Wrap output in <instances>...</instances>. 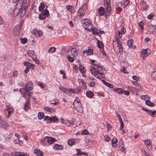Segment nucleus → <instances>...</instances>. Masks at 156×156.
<instances>
[{
  "mask_svg": "<svg viewBox=\"0 0 156 156\" xmlns=\"http://www.w3.org/2000/svg\"><path fill=\"white\" fill-rule=\"evenodd\" d=\"M30 92L28 90H26L23 94V97L25 98V99L26 98L27 99L24 106V109L26 111H27L29 108V105L30 103V101L29 99L30 97Z\"/></svg>",
  "mask_w": 156,
  "mask_h": 156,
  "instance_id": "f257e3e1",
  "label": "nucleus"
},
{
  "mask_svg": "<svg viewBox=\"0 0 156 156\" xmlns=\"http://www.w3.org/2000/svg\"><path fill=\"white\" fill-rule=\"evenodd\" d=\"M73 105L74 108L77 111L80 113L83 112V108L80 101L77 100H75L73 103Z\"/></svg>",
  "mask_w": 156,
  "mask_h": 156,
  "instance_id": "f03ea898",
  "label": "nucleus"
},
{
  "mask_svg": "<svg viewBox=\"0 0 156 156\" xmlns=\"http://www.w3.org/2000/svg\"><path fill=\"white\" fill-rule=\"evenodd\" d=\"M110 0H105L104 1V5L107 11L105 14V17L107 18L109 16L112 9L111 5H110Z\"/></svg>",
  "mask_w": 156,
  "mask_h": 156,
  "instance_id": "7ed1b4c3",
  "label": "nucleus"
},
{
  "mask_svg": "<svg viewBox=\"0 0 156 156\" xmlns=\"http://www.w3.org/2000/svg\"><path fill=\"white\" fill-rule=\"evenodd\" d=\"M90 71L91 73L96 78H99L100 76L99 75V74L101 72H103V70L100 67L98 68L94 67L90 70Z\"/></svg>",
  "mask_w": 156,
  "mask_h": 156,
  "instance_id": "20e7f679",
  "label": "nucleus"
},
{
  "mask_svg": "<svg viewBox=\"0 0 156 156\" xmlns=\"http://www.w3.org/2000/svg\"><path fill=\"white\" fill-rule=\"evenodd\" d=\"M48 7L42 3H41V5L39 7V9L40 11H41L42 14L43 15H48L49 14V11L47 9Z\"/></svg>",
  "mask_w": 156,
  "mask_h": 156,
  "instance_id": "39448f33",
  "label": "nucleus"
},
{
  "mask_svg": "<svg viewBox=\"0 0 156 156\" xmlns=\"http://www.w3.org/2000/svg\"><path fill=\"white\" fill-rule=\"evenodd\" d=\"M113 47L114 48V51L117 53H121L122 52V48L121 45L120 43H118L116 44V42H114L113 43Z\"/></svg>",
  "mask_w": 156,
  "mask_h": 156,
  "instance_id": "423d86ee",
  "label": "nucleus"
},
{
  "mask_svg": "<svg viewBox=\"0 0 156 156\" xmlns=\"http://www.w3.org/2000/svg\"><path fill=\"white\" fill-rule=\"evenodd\" d=\"M81 23L83 24V26L86 30H89L92 28V25L90 23L87 22L85 20L83 19L81 20Z\"/></svg>",
  "mask_w": 156,
  "mask_h": 156,
  "instance_id": "0eeeda50",
  "label": "nucleus"
},
{
  "mask_svg": "<svg viewBox=\"0 0 156 156\" xmlns=\"http://www.w3.org/2000/svg\"><path fill=\"white\" fill-rule=\"evenodd\" d=\"M13 112V109L12 108L9 107L4 110V112L6 118H8L11 114Z\"/></svg>",
  "mask_w": 156,
  "mask_h": 156,
  "instance_id": "6e6552de",
  "label": "nucleus"
},
{
  "mask_svg": "<svg viewBox=\"0 0 156 156\" xmlns=\"http://www.w3.org/2000/svg\"><path fill=\"white\" fill-rule=\"evenodd\" d=\"M11 154L12 156H29L28 154L23 152H13Z\"/></svg>",
  "mask_w": 156,
  "mask_h": 156,
  "instance_id": "1a4fd4ad",
  "label": "nucleus"
},
{
  "mask_svg": "<svg viewBox=\"0 0 156 156\" xmlns=\"http://www.w3.org/2000/svg\"><path fill=\"white\" fill-rule=\"evenodd\" d=\"M54 138L48 136H45L44 138V141H47L48 144H51L55 142Z\"/></svg>",
  "mask_w": 156,
  "mask_h": 156,
  "instance_id": "9d476101",
  "label": "nucleus"
},
{
  "mask_svg": "<svg viewBox=\"0 0 156 156\" xmlns=\"http://www.w3.org/2000/svg\"><path fill=\"white\" fill-rule=\"evenodd\" d=\"M85 14L84 11L82 8H80L77 12V16L79 19H81V17L83 16Z\"/></svg>",
  "mask_w": 156,
  "mask_h": 156,
  "instance_id": "9b49d317",
  "label": "nucleus"
},
{
  "mask_svg": "<svg viewBox=\"0 0 156 156\" xmlns=\"http://www.w3.org/2000/svg\"><path fill=\"white\" fill-rule=\"evenodd\" d=\"M21 27L20 25H16L14 28L13 33L15 35H18L19 34Z\"/></svg>",
  "mask_w": 156,
  "mask_h": 156,
  "instance_id": "f8f14e48",
  "label": "nucleus"
},
{
  "mask_svg": "<svg viewBox=\"0 0 156 156\" xmlns=\"http://www.w3.org/2000/svg\"><path fill=\"white\" fill-rule=\"evenodd\" d=\"M25 90H31L33 88V85L32 82L30 81L28 82L24 87Z\"/></svg>",
  "mask_w": 156,
  "mask_h": 156,
  "instance_id": "ddd939ff",
  "label": "nucleus"
},
{
  "mask_svg": "<svg viewBox=\"0 0 156 156\" xmlns=\"http://www.w3.org/2000/svg\"><path fill=\"white\" fill-rule=\"evenodd\" d=\"M126 32V29L124 27H122L121 28V30L119 31L118 33V35H116V38H121L122 37V34H123L125 33Z\"/></svg>",
  "mask_w": 156,
  "mask_h": 156,
  "instance_id": "4468645a",
  "label": "nucleus"
},
{
  "mask_svg": "<svg viewBox=\"0 0 156 156\" xmlns=\"http://www.w3.org/2000/svg\"><path fill=\"white\" fill-rule=\"evenodd\" d=\"M144 142L145 144L147 147V148L149 150L151 149L152 147V145L150 140L147 139V140H144Z\"/></svg>",
  "mask_w": 156,
  "mask_h": 156,
  "instance_id": "2eb2a0df",
  "label": "nucleus"
},
{
  "mask_svg": "<svg viewBox=\"0 0 156 156\" xmlns=\"http://www.w3.org/2000/svg\"><path fill=\"white\" fill-rule=\"evenodd\" d=\"M150 49L148 48L143 49L141 52V53L143 57H146L148 56L149 53L148 52V51H150Z\"/></svg>",
  "mask_w": 156,
  "mask_h": 156,
  "instance_id": "dca6fc26",
  "label": "nucleus"
},
{
  "mask_svg": "<svg viewBox=\"0 0 156 156\" xmlns=\"http://www.w3.org/2000/svg\"><path fill=\"white\" fill-rule=\"evenodd\" d=\"M98 13L100 15L102 16L105 13V15L106 14V11L105 12V10L104 8L103 7H101L99 8L98 10Z\"/></svg>",
  "mask_w": 156,
  "mask_h": 156,
  "instance_id": "f3484780",
  "label": "nucleus"
},
{
  "mask_svg": "<svg viewBox=\"0 0 156 156\" xmlns=\"http://www.w3.org/2000/svg\"><path fill=\"white\" fill-rule=\"evenodd\" d=\"M34 152L36 155L39 156H43V155L42 152L38 149L34 150Z\"/></svg>",
  "mask_w": 156,
  "mask_h": 156,
  "instance_id": "a211bd4d",
  "label": "nucleus"
},
{
  "mask_svg": "<svg viewBox=\"0 0 156 156\" xmlns=\"http://www.w3.org/2000/svg\"><path fill=\"white\" fill-rule=\"evenodd\" d=\"M59 89L61 91H62L63 93L66 94H68V91H67V88L64 87L62 86H60Z\"/></svg>",
  "mask_w": 156,
  "mask_h": 156,
  "instance_id": "6ab92c4d",
  "label": "nucleus"
},
{
  "mask_svg": "<svg viewBox=\"0 0 156 156\" xmlns=\"http://www.w3.org/2000/svg\"><path fill=\"white\" fill-rule=\"evenodd\" d=\"M87 55L93 54V52L92 48L91 47H88V49L87 50Z\"/></svg>",
  "mask_w": 156,
  "mask_h": 156,
  "instance_id": "aec40b11",
  "label": "nucleus"
},
{
  "mask_svg": "<svg viewBox=\"0 0 156 156\" xmlns=\"http://www.w3.org/2000/svg\"><path fill=\"white\" fill-rule=\"evenodd\" d=\"M116 116L117 118H119L118 119L119 120L120 122L121 123V126L120 127H123L124 124L122 120V119L121 118V116L118 113V112L116 114Z\"/></svg>",
  "mask_w": 156,
  "mask_h": 156,
  "instance_id": "412c9836",
  "label": "nucleus"
},
{
  "mask_svg": "<svg viewBox=\"0 0 156 156\" xmlns=\"http://www.w3.org/2000/svg\"><path fill=\"white\" fill-rule=\"evenodd\" d=\"M145 103L147 105L150 107H153L154 106V103L151 102L149 100H146Z\"/></svg>",
  "mask_w": 156,
  "mask_h": 156,
  "instance_id": "4be33fe9",
  "label": "nucleus"
},
{
  "mask_svg": "<svg viewBox=\"0 0 156 156\" xmlns=\"http://www.w3.org/2000/svg\"><path fill=\"white\" fill-rule=\"evenodd\" d=\"M102 81L103 83L108 87L110 88H112L113 87V86L112 84L106 82L104 80H102Z\"/></svg>",
  "mask_w": 156,
  "mask_h": 156,
  "instance_id": "5701e85b",
  "label": "nucleus"
},
{
  "mask_svg": "<svg viewBox=\"0 0 156 156\" xmlns=\"http://www.w3.org/2000/svg\"><path fill=\"white\" fill-rule=\"evenodd\" d=\"M44 109L47 112H50L51 113L55 112V109H53L52 108H50L49 107H45L44 108Z\"/></svg>",
  "mask_w": 156,
  "mask_h": 156,
  "instance_id": "b1692460",
  "label": "nucleus"
},
{
  "mask_svg": "<svg viewBox=\"0 0 156 156\" xmlns=\"http://www.w3.org/2000/svg\"><path fill=\"white\" fill-rule=\"evenodd\" d=\"M86 94L87 96L90 98H92L94 95V93L91 91H89L87 92Z\"/></svg>",
  "mask_w": 156,
  "mask_h": 156,
  "instance_id": "393cba45",
  "label": "nucleus"
},
{
  "mask_svg": "<svg viewBox=\"0 0 156 156\" xmlns=\"http://www.w3.org/2000/svg\"><path fill=\"white\" fill-rule=\"evenodd\" d=\"M49 14L48 15H43L42 14V12L41 14L39 15V18L40 20H44L47 16H48Z\"/></svg>",
  "mask_w": 156,
  "mask_h": 156,
  "instance_id": "a878e982",
  "label": "nucleus"
},
{
  "mask_svg": "<svg viewBox=\"0 0 156 156\" xmlns=\"http://www.w3.org/2000/svg\"><path fill=\"white\" fill-rule=\"evenodd\" d=\"M112 146L113 147H116L117 146V144L116 143L117 142V140L116 138H115L114 139H113L112 140Z\"/></svg>",
  "mask_w": 156,
  "mask_h": 156,
  "instance_id": "bb28decb",
  "label": "nucleus"
},
{
  "mask_svg": "<svg viewBox=\"0 0 156 156\" xmlns=\"http://www.w3.org/2000/svg\"><path fill=\"white\" fill-rule=\"evenodd\" d=\"M113 90L119 94H122L123 91L122 90V89L120 88H114Z\"/></svg>",
  "mask_w": 156,
  "mask_h": 156,
  "instance_id": "cd10ccee",
  "label": "nucleus"
},
{
  "mask_svg": "<svg viewBox=\"0 0 156 156\" xmlns=\"http://www.w3.org/2000/svg\"><path fill=\"white\" fill-rule=\"evenodd\" d=\"M56 51V48L54 47H52L50 48L48 50V52L49 53H52Z\"/></svg>",
  "mask_w": 156,
  "mask_h": 156,
  "instance_id": "c85d7f7f",
  "label": "nucleus"
},
{
  "mask_svg": "<svg viewBox=\"0 0 156 156\" xmlns=\"http://www.w3.org/2000/svg\"><path fill=\"white\" fill-rule=\"evenodd\" d=\"M58 121V119L57 117L56 116L51 117V122H57Z\"/></svg>",
  "mask_w": 156,
  "mask_h": 156,
  "instance_id": "c756f323",
  "label": "nucleus"
},
{
  "mask_svg": "<svg viewBox=\"0 0 156 156\" xmlns=\"http://www.w3.org/2000/svg\"><path fill=\"white\" fill-rule=\"evenodd\" d=\"M44 116V114L42 112H39L38 114V117L39 119H42Z\"/></svg>",
  "mask_w": 156,
  "mask_h": 156,
  "instance_id": "7c9ffc66",
  "label": "nucleus"
},
{
  "mask_svg": "<svg viewBox=\"0 0 156 156\" xmlns=\"http://www.w3.org/2000/svg\"><path fill=\"white\" fill-rule=\"evenodd\" d=\"M133 40H129L127 43V44L129 47H131V48H133L132 46V44H133Z\"/></svg>",
  "mask_w": 156,
  "mask_h": 156,
  "instance_id": "2f4dec72",
  "label": "nucleus"
},
{
  "mask_svg": "<svg viewBox=\"0 0 156 156\" xmlns=\"http://www.w3.org/2000/svg\"><path fill=\"white\" fill-rule=\"evenodd\" d=\"M97 44L98 47L99 48H102L104 47V45L102 43L99 41H98Z\"/></svg>",
  "mask_w": 156,
  "mask_h": 156,
  "instance_id": "473e14b6",
  "label": "nucleus"
},
{
  "mask_svg": "<svg viewBox=\"0 0 156 156\" xmlns=\"http://www.w3.org/2000/svg\"><path fill=\"white\" fill-rule=\"evenodd\" d=\"M65 126H69L71 125V123L70 122V121L69 120H66V121H65V122H64Z\"/></svg>",
  "mask_w": 156,
  "mask_h": 156,
  "instance_id": "72a5a7b5",
  "label": "nucleus"
},
{
  "mask_svg": "<svg viewBox=\"0 0 156 156\" xmlns=\"http://www.w3.org/2000/svg\"><path fill=\"white\" fill-rule=\"evenodd\" d=\"M141 98L142 100H146V99H150V98L147 95H143L141 96Z\"/></svg>",
  "mask_w": 156,
  "mask_h": 156,
  "instance_id": "f704fd0d",
  "label": "nucleus"
},
{
  "mask_svg": "<svg viewBox=\"0 0 156 156\" xmlns=\"http://www.w3.org/2000/svg\"><path fill=\"white\" fill-rule=\"evenodd\" d=\"M54 148L56 149H62L63 148V147L61 145L56 144L54 146Z\"/></svg>",
  "mask_w": 156,
  "mask_h": 156,
  "instance_id": "c9c22d12",
  "label": "nucleus"
},
{
  "mask_svg": "<svg viewBox=\"0 0 156 156\" xmlns=\"http://www.w3.org/2000/svg\"><path fill=\"white\" fill-rule=\"evenodd\" d=\"M151 77L152 78L156 80V71L153 72L152 73Z\"/></svg>",
  "mask_w": 156,
  "mask_h": 156,
  "instance_id": "e433bc0d",
  "label": "nucleus"
},
{
  "mask_svg": "<svg viewBox=\"0 0 156 156\" xmlns=\"http://www.w3.org/2000/svg\"><path fill=\"white\" fill-rule=\"evenodd\" d=\"M36 32L37 33V35L39 37H41L42 36L43 32L42 31L40 30H36Z\"/></svg>",
  "mask_w": 156,
  "mask_h": 156,
  "instance_id": "4c0bfd02",
  "label": "nucleus"
},
{
  "mask_svg": "<svg viewBox=\"0 0 156 156\" xmlns=\"http://www.w3.org/2000/svg\"><path fill=\"white\" fill-rule=\"evenodd\" d=\"M68 144L69 145L72 146L74 144V140L73 139L69 140L68 141Z\"/></svg>",
  "mask_w": 156,
  "mask_h": 156,
  "instance_id": "58836bf2",
  "label": "nucleus"
},
{
  "mask_svg": "<svg viewBox=\"0 0 156 156\" xmlns=\"http://www.w3.org/2000/svg\"><path fill=\"white\" fill-rule=\"evenodd\" d=\"M132 78L133 80L136 81H140V78L138 76H136L134 75L133 76Z\"/></svg>",
  "mask_w": 156,
  "mask_h": 156,
  "instance_id": "ea45409f",
  "label": "nucleus"
},
{
  "mask_svg": "<svg viewBox=\"0 0 156 156\" xmlns=\"http://www.w3.org/2000/svg\"><path fill=\"white\" fill-rule=\"evenodd\" d=\"M41 144L44 146H46L48 144L47 141H44V139L42 140H41Z\"/></svg>",
  "mask_w": 156,
  "mask_h": 156,
  "instance_id": "a19ab883",
  "label": "nucleus"
},
{
  "mask_svg": "<svg viewBox=\"0 0 156 156\" xmlns=\"http://www.w3.org/2000/svg\"><path fill=\"white\" fill-rule=\"evenodd\" d=\"M73 7L72 5H67V9L68 11H70L71 12H72V9H73Z\"/></svg>",
  "mask_w": 156,
  "mask_h": 156,
  "instance_id": "79ce46f5",
  "label": "nucleus"
},
{
  "mask_svg": "<svg viewBox=\"0 0 156 156\" xmlns=\"http://www.w3.org/2000/svg\"><path fill=\"white\" fill-rule=\"evenodd\" d=\"M21 42L23 44H25L26 43L27 41V40L26 38H22L21 40Z\"/></svg>",
  "mask_w": 156,
  "mask_h": 156,
  "instance_id": "37998d69",
  "label": "nucleus"
},
{
  "mask_svg": "<svg viewBox=\"0 0 156 156\" xmlns=\"http://www.w3.org/2000/svg\"><path fill=\"white\" fill-rule=\"evenodd\" d=\"M104 137L105 139V140L107 142H108L110 140V138L109 136L107 135H105L104 136Z\"/></svg>",
  "mask_w": 156,
  "mask_h": 156,
  "instance_id": "c03bdc74",
  "label": "nucleus"
},
{
  "mask_svg": "<svg viewBox=\"0 0 156 156\" xmlns=\"http://www.w3.org/2000/svg\"><path fill=\"white\" fill-rule=\"evenodd\" d=\"M144 24V23L142 21L140 22L139 24V27L142 30H143L144 29V27H143Z\"/></svg>",
  "mask_w": 156,
  "mask_h": 156,
  "instance_id": "a18cd8bd",
  "label": "nucleus"
},
{
  "mask_svg": "<svg viewBox=\"0 0 156 156\" xmlns=\"http://www.w3.org/2000/svg\"><path fill=\"white\" fill-rule=\"evenodd\" d=\"M19 9H15L13 11V14L14 15H17L19 13Z\"/></svg>",
  "mask_w": 156,
  "mask_h": 156,
  "instance_id": "49530a36",
  "label": "nucleus"
},
{
  "mask_svg": "<svg viewBox=\"0 0 156 156\" xmlns=\"http://www.w3.org/2000/svg\"><path fill=\"white\" fill-rule=\"evenodd\" d=\"M89 133L87 129H84L81 132V134L82 135H87Z\"/></svg>",
  "mask_w": 156,
  "mask_h": 156,
  "instance_id": "de8ad7c7",
  "label": "nucleus"
},
{
  "mask_svg": "<svg viewBox=\"0 0 156 156\" xmlns=\"http://www.w3.org/2000/svg\"><path fill=\"white\" fill-rule=\"evenodd\" d=\"M68 60L71 62H73L74 61V59L73 58L69 56H67Z\"/></svg>",
  "mask_w": 156,
  "mask_h": 156,
  "instance_id": "09e8293b",
  "label": "nucleus"
},
{
  "mask_svg": "<svg viewBox=\"0 0 156 156\" xmlns=\"http://www.w3.org/2000/svg\"><path fill=\"white\" fill-rule=\"evenodd\" d=\"M129 3V1L128 0H126L125 1H124V7L125 8Z\"/></svg>",
  "mask_w": 156,
  "mask_h": 156,
  "instance_id": "8fccbe9b",
  "label": "nucleus"
},
{
  "mask_svg": "<svg viewBox=\"0 0 156 156\" xmlns=\"http://www.w3.org/2000/svg\"><path fill=\"white\" fill-rule=\"evenodd\" d=\"M142 153L145 155L146 156H151L149 155V154L144 150H143L142 149Z\"/></svg>",
  "mask_w": 156,
  "mask_h": 156,
  "instance_id": "3c124183",
  "label": "nucleus"
},
{
  "mask_svg": "<svg viewBox=\"0 0 156 156\" xmlns=\"http://www.w3.org/2000/svg\"><path fill=\"white\" fill-rule=\"evenodd\" d=\"M23 136L26 140V141H27L28 140V137L26 136V133L25 132L23 133Z\"/></svg>",
  "mask_w": 156,
  "mask_h": 156,
  "instance_id": "603ef678",
  "label": "nucleus"
},
{
  "mask_svg": "<svg viewBox=\"0 0 156 156\" xmlns=\"http://www.w3.org/2000/svg\"><path fill=\"white\" fill-rule=\"evenodd\" d=\"M28 67L29 68H30L33 69H34L35 67L34 65L30 63H29V65H28Z\"/></svg>",
  "mask_w": 156,
  "mask_h": 156,
  "instance_id": "864d4df0",
  "label": "nucleus"
},
{
  "mask_svg": "<svg viewBox=\"0 0 156 156\" xmlns=\"http://www.w3.org/2000/svg\"><path fill=\"white\" fill-rule=\"evenodd\" d=\"M51 117L48 116H45L44 117V119L45 121L50 120L51 122Z\"/></svg>",
  "mask_w": 156,
  "mask_h": 156,
  "instance_id": "5fc2aeb1",
  "label": "nucleus"
},
{
  "mask_svg": "<svg viewBox=\"0 0 156 156\" xmlns=\"http://www.w3.org/2000/svg\"><path fill=\"white\" fill-rule=\"evenodd\" d=\"M27 53L29 56L31 57L33 55L34 51H28Z\"/></svg>",
  "mask_w": 156,
  "mask_h": 156,
  "instance_id": "6e6d98bb",
  "label": "nucleus"
},
{
  "mask_svg": "<svg viewBox=\"0 0 156 156\" xmlns=\"http://www.w3.org/2000/svg\"><path fill=\"white\" fill-rule=\"evenodd\" d=\"M84 67H80L79 68V70L81 73H83L85 72L84 70Z\"/></svg>",
  "mask_w": 156,
  "mask_h": 156,
  "instance_id": "4d7b16f0",
  "label": "nucleus"
},
{
  "mask_svg": "<svg viewBox=\"0 0 156 156\" xmlns=\"http://www.w3.org/2000/svg\"><path fill=\"white\" fill-rule=\"evenodd\" d=\"M67 91L68 92V94L69 93H70V92L72 93H75V90H74L72 89H67Z\"/></svg>",
  "mask_w": 156,
  "mask_h": 156,
  "instance_id": "13d9d810",
  "label": "nucleus"
},
{
  "mask_svg": "<svg viewBox=\"0 0 156 156\" xmlns=\"http://www.w3.org/2000/svg\"><path fill=\"white\" fill-rule=\"evenodd\" d=\"M132 83H133L134 85L136 86H139L140 88H141L140 86H139V84L137 82L132 81Z\"/></svg>",
  "mask_w": 156,
  "mask_h": 156,
  "instance_id": "bf43d9fd",
  "label": "nucleus"
},
{
  "mask_svg": "<svg viewBox=\"0 0 156 156\" xmlns=\"http://www.w3.org/2000/svg\"><path fill=\"white\" fill-rule=\"evenodd\" d=\"M99 75L100 76L99 79L101 78H104V74L103 73V72H101L99 73Z\"/></svg>",
  "mask_w": 156,
  "mask_h": 156,
  "instance_id": "052dcab7",
  "label": "nucleus"
},
{
  "mask_svg": "<svg viewBox=\"0 0 156 156\" xmlns=\"http://www.w3.org/2000/svg\"><path fill=\"white\" fill-rule=\"evenodd\" d=\"M18 72L16 70H15L13 72V75L15 77H16L17 75Z\"/></svg>",
  "mask_w": 156,
  "mask_h": 156,
  "instance_id": "680f3d73",
  "label": "nucleus"
},
{
  "mask_svg": "<svg viewBox=\"0 0 156 156\" xmlns=\"http://www.w3.org/2000/svg\"><path fill=\"white\" fill-rule=\"evenodd\" d=\"M100 51L102 53L103 55H105L106 54L105 53V51L103 49H101L100 50Z\"/></svg>",
  "mask_w": 156,
  "mask_h": 156,
  "instance_id": "e2e57ef3",
  "label": "nucleus"
},
{
  "mask_svg": "<svg viewBox=\"0 0 156 156\" xmlns=\"http://www.w3.org/2000/svg\"><path fill=\"white\" fill-rule=\"evenodd\" d=\"M71 51L72 52V54L73 53L76 52V49L75 48H73L72 49Z\"/></svg>",
  "mask_w": 156,
  "mask_h": 156,
  "instance_id": "0e129e2a",
  "label": "nucleus"
},
{
  "mask_svg": "<svg viewBox=\"0 0 156 156\" xmlns=\"http://www.w3.org/2000/svg\"><path fill=\"white\" fill-rule=\"evenodd\" d=\"M29 68L28 67H27L26 69L24 70V72L25 73H27L29 71Z\"/></svg>",
  "mask_w": 156,
  "mask_h": 156,
  "instance_id": "69168bd1",
  "label": "nucleus"
},
{
  "mask_svg": "<svg viewBox=\"0 0 156 156\" xmlns=\"http://www.w3.org/2000/svg\"><path fill=\"white\" fill-rule=\"evenodd\" d=\"M123 92H124V94L126 95H129V92L127 90L123 91Z\"/></svg>",
  "mask_w": 156,
  "mask_h": 156,
  "instance_id": "338daca9",
  "label": "nucleus"
},
{
  "mask_svg": "<svg viewBox=\"0 0 156 156\" xmlns=\"http://www.w3.org/2000/svg\"><path fill=\"white\" fill-rule=\"evenodd\" d=\"M90 87H93L95 85V83L94 82H90Z\"/></svg>",
  "mask_w": 156,
  "mask_h": 156,
  "instance_id": "774afa93",
  "label": "nucleus"
}]
</instances>
